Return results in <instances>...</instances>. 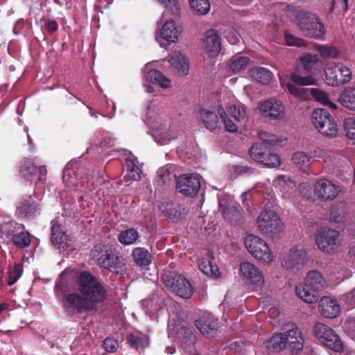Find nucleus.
Segmentation results:
<instances>
[{
	"label": "nucleus",
	"instance_id": "cd10ccee",
	"mask_svg": "<svg viewBox=\"0 0 355 355\" xmlns=\"http://www.w3.org/2000/svg\"><path fill=\"white\" fill-rule=\"evenodd\" d=\"M67 270H64L58 278L54 287L56 297L63 304L64 308L67 306Z\"/></svg>",
	"mask_w": 355,
	"mask_h": 355
},
{
	"label": "nucleus",
	"instance_id": "4d7b16f0",
	"mask_svg": "<svg viewBox=\"0 0 355 355\" xmlns=\"http://www.w3.org/2000/svg\"><path fill=\"white\" fill-rule=\"evenodd\" d=\"M284 39L286 44L288 46H303L305 45V40L295 37V35L290 33L288 31H285Z\"/></svg>",
	"mask_w": 355,
	"mask_h": 355
},
{
	"label": "nucleus",
	"instance_id": "393cba45",
	"mask_svg": "<svg viewBox=\"0 0 355 355\" xmlns=\"http://www.w3.org/2000/svg\"><path fill=\"white\" fill-rule=\"evenodd\" d=\"M203 45L206 51L211 55H217L221 49V41L218 33L213 30H208L203 39Z\"/></svg>",
	"mask_w": 355,
	"mask_h": 355
},
{
	"label": "nucleus",
	"instance_id": "6e6552de",
	"mask_svg": "<svg viewBox=\"0 0 355 355\" xmlns=\"http://www.w3.org/2000/svg\"><path fill=\"white\" fill-rule=\"evenodd\" d=\"M162 281L166 287L180 297L187 299L193 293L189 282L175 271H165L162 275Z\"/></svg>",
	"mask_w": 355,
	"mask_h": 355
},
{
	"label": "nucleus",
	"instance_id": "dca6fc26",
	"mask_svg": "<svg viewBox=\"0 0 355 355\" xmlns=\"http://www.w3.org/2000/svg\"><path fill=\"white\" fill-rule=\"evenodd\" d=\"M306 262V251L302 246L297 245L291 248L284 257L282 265L286 270H294L302 268Z\"/></svg>",
	"mask_w": 355,
	"mask_h": 355
},
{
	"label": "nucleus",
	"instance_id": "c03bdc74",
	"mask_svg": "<svg viewBox=\"0 0 355 355\" xmlns=\"http://www.w3.org/2000/svg\"><path fill=\"white\" fill-rule=\"evenodd\" d=\"M159 209L170 219L176 220L180 218L181 213L180 207L178 205L172 202H167L166 204H162L159 205Z\"/></svg>",
	"mask_w": 355,
	"mask_h": 355
},
{
	"label": "nucleus",
	"instance_id": "f8f14e48",
	"mask_svg": "<svg viewBox=\"0 0 355 355\" xmlns=\"http://www.w3.org/2000/svg\"><path fill=\"white\" fill-rule=\"evenodd\" d=\"M340 234L337 230L322 228L316 236L318 248L327 254H333L340 246Z\"/></svg>",
	"mask_w": 355,
	"mask_h": 355
},
{
	"label": "nucleus",
	"instance_id": "a19ab883",
	"mask_svg": "<svg viewBox=\"0 0 355 355\" xmlns=\"http://www.w3.org/2000/svg\"><path fill=\"white\" fill-rule=\"evenodd\" d=\"M189 1L195 15H205L210 10L209 0H189Z\"/></svg>",
	"mask_w": 355,
	"mask_h": 355
},
{
	"label": "nucleus",
	"instance_id": "ddd939ff",
	"mask_svg": "<svg viewBox=\"0 0 355 355\" xmlns=\"http://www.w3.org/2000/svg\"><path fill=\"white\" fill-rule=\"evenodd\" d=\"M325 83L332 87H338L340 85L349 82L352 73L349 68L343 63L330 64L325 69Z\"/></svg>",
	"mask_w": 355,
	"mask_h": 355
},
{
	"label": "nucleus",
	"instance_id": "0e129e2a",
	"mask_svg": "<svg viewBox=\"0 0 355 355\" xmlns=\"http://www.w3.org/2000/svg\"><path fill=\"white\" fill-rule=\"evenodd\" d=\"M259 137L263 142L268 143L272 145H275L279 142V139L275 135H271L267 132H260Z\"/></svg>",
	"mask_w": 355,
	"mask_h": 355
},
{
	"label": "nucleus",
	"instance_id": "ea45409f",
	"mask_svg": "<svg viewBox=\"0 0 355 355\" xmlns=\"http://www.w3.org/2000/svg\"><path fill=\"white\" fill-rule=\"evenodd\" d=\"M312 157L304 151H297L292 155V163L299 168L310 166Z\"/></svg>",
	"mask_w": 355,
	"mask_h": 355
},
{
	"label": "nucleus",
	"instance_id": "9b49d317",
	"mask_svg": "<svg viewBox=\"0 0 355 355\" xmlns=\"http://www.w3.org/2000/svg\"><path fill=\"white\" fill-rule=\"evenodd\" d=\"M314 334L318 340L326 347L336 353L342 352L343 343L331 327L323 323H317L314 327Z\"/></svg>",
	"mask_w": 355,
	"mask_h": 355
},
{
	"label": "nucleus",
	"instance_id": "c9c22d12",
	"mask_svg": "<svg viewBox=\"0 0 355 355\" xmlns=\"http://www.w3.org/2000/svg\"><path fill=\"white\" fill-rule=\"evenodd\" d=\"M287 339L285 333L277 334L266 342V347L270 351L278 352L286 347Z\"/></svg>",
	"mask_w": 355,
	"mask_h": 355
},
{
	"label": "nucleus",
	"instance_id": "9d476101",
	"mask_svg": "<svg viewBox=\"0 0 355 355\" xmlns=\"http://www.w3.org/2000/svg\"><path fill=\"white\" fill-rule=\"evenodd\" d=\"M146 123L157 143L164 145L176 138V135L171 132L167 125L158 116L148 114Z\"/></svg>",
	"mask_w": 355,
	"mask_h": 355
},
{
	"label": "nucleus",
	"instance_id": "c756f323",
	"mask_svg": "<svg viewBox=\"0 0 355 355\" xmlns=\"http://www.w3.org/2000/svg\"><path fill=\"white\" fill-rule=\"evenodd\" d=\"M38 209V205L29 196L20 202L17 209V214L23 218H31L34 216Z\"/></svg>",
	"mask_w": 355,
	"mask_h": 355
},
{
	"label": "nucleus",
	"instance_id": "13d9d810",
	"mask_svg": "<svg viewBox=\"0 0 355 355\" xmlns=\"http://www.w3.org/2000/svg\"><path fill=\"white\" fill-rule=\"evenodd\" d=\"M169 8L172 14L178 17L180 13V6L178 0H157Z\"/></svg>",
	"mask_w": 355,
	"mask_h": 355
},
{
	"label": "nucleus",
	"instance_id": "5701e85b",
	"mask_svg": "<svg viewBox=\"0 0 355 355\" xmlns=\"http://www.w3.org/2000/svg\"><path fill=\"white\" fill-rule=\"evenodd\" d=\"M94 306V305L83 295L82 296L79 294L68 295V313H81L92 309Z\"/></svg>",
	"mask_w": 355,
	"mask_h": 355
},
{
	"label": "nucleus",
	"instance_id": "473e14b6",
	"mask_svg": "<svg viewBox=\"0 0 355 355\" xmlns=\"http://www.w3.org/2000/svg\"><path fill=\"white\" fill-rule=\"evenodd\" d=\"M251 77L262 85H268L273 78L272 73L268 69L262 67H256L250 71Z\"/></svg>",
	"mask_w": 355,
	"mask_h": 355
},
{
	"label": "nucleus",
	"instance_id": "7c9ffc66",
	"mask_svg": "<svg viewBox=\"0 0 355 355\" xmlns=\"http://www.w3.org/2000/svg\"><path fill=\"white\" fill-rule=\"evenodd\" d=\"M146 80L153 84L167 89L171 87V80L157 69H150L146 75Z\"/></svg>",
	"mask_w": 355,
	"mask_h": 355
},
{
	"label": "nucleus",
	"instance_id": "b1692460",
	"mask_svg": "<svg viewBox=\"0 0 355 355\" xmlns=\"http://www.w3.org/2000/svg\"><path fill=\"white\" fill-rule=\"evenodd\" d=\"M320 312L322 316L334 318L338 315L340 311V305L336 300L329 297H323L319 302Z\"/></svg>",
	"mask_w": 355,
	"mask_h": 355
},
{
	"label": "nucleus",
	"instance_id": "f03ea898",
	"mask_svg": "<svg viewBox=\"0 0 355 355\" xmlns=\"http://www.w3.org/2000/svg\"><path fill=\"white\" fill-rule=\"evenodd\" d=\"M325 282L322 275L315 270L308 273L302 284L295 288L297 295L309 304L315 303L318 300V293L324 286Z\"/></svg>",
	"mask_w": 355,
	"mask_h": 355
},
{
	"label": "nucleus",
	"instance_id": "2eb2a0df",
	"mask_svg": "<svg viewBox=\"0 0 355 355\" xmlns=\"http://www.w3.org/2000/svg\"><path fill=\"white\" fill-rule=\"evenodd\" d=\"M171 300L164 292L154 294L150 297L142 301V306L151 319L155 320L158 313L162 311Z\"/></svg>",
	"mask_w": 355,
	"mask_h": 355
},
{
	"label": "nucleus",
	"instance_id": "aec40b11",
	"mask_svg": "<svg viewBox=\"0 0 355 355\" xmlns=\"http://www.w3.org/2000/svg\"><path fill=\"white\" fill-rule=\"evenodd\" d=\"M274 186L285 199H293L297 193V183L290 177L280 175L274 180Z\"/></svg>",
	"mask_w": 355,
	"mask_h": 355
},
{
	"label": "nucleus",
	"instance_id": "1a4fd4ad",
	"mask_svg": "<svg viewBox=\"0 0 355 355\" xmlns=\"http://www.w3.org/2000/svg\"><path fill=\"white\" fill-rule=\"evenodd\" d=\"M244 243L249 253L259 261L269 264L274 260L273 253L263 239L250 234L245 237Z\"/></svg>",
	"mask_w": 355,
	"mask_h": 355
},
{
	"label": "nucleus",
	"instance_id": "f704fd0d",
	"mask_svg": "<svg viewBox=\"0 0 355 355\" xmlns=\"http://www.w3.org/2000/svg\"><path fill=\"white\" fill-rule=\"evenodd\" d=\"M198 119L207 129L214 130L218 126V116L212 111L206 109H200L198 112Z\"/></svg>",
	"mask_w": 355,
	"mask_h": 355
},
{
	"label": "nucleus",
	"instance_id": "69168bd1",
	"mask_svg": "<svg viewBox=\"0 0 355 355\" xmlns=\"http://www.w3.org/2000/svg\"><path fill=\"white\" fill-rule=\"evenodd\" d=\"M318 51H320L322 56L329 57L331 55L333 48L320 45L318 46Z\"/></svg>",
	"mask_w": 355,
	"mask_h": 355
},
{
	"label": "nucleus",
	"instance_id": "338daca9",
	"mask_svg": "<svg viewBox=\"0 0 355 355\" xmlns=\"http://www.w3.org/2000/svg\"><path fill=\"white\" fill-rule=\"evenodd\" d=\"M306 90H290L291 94L301 100L306 99Z\"/></svg>",
	"mask_w": 355,
	"mask_h": 355
},
{
	"label": "nucleus",
	"instance_id": "09e8293b",
	"mask_svg": "<svg viewBox=\"0 0 355 355\" xmlns=\"http://www.w3.org/2000/svg\"><path fill=\"white\" fill-rule=\"evenodd\" d=\"M130 345L137 349H142L149 345V338L147 336L142 334H132L128 339Z\"/></svg>",
	"mask_w": 355,
	"mask_h": 355
},
{
	"label": "nucleus",
	"instance_id": "5fc2aeb1",
	"mask_svg": "<svg viewBox=\"0 0 355 355\" xmlns=\"http://www.w3.org/2000/svg\"><path fill=\"white\" fill-rule=\"evenodd\" d=\"M218 113L220 115L225 129L230 132H235L237 131L236 125L227 117V114L222 107H219L218 109Z\"/></svg>",
	"mask_w": 355,
	"mask_h": 355
},
{
	"label": "nucleus",
	"instance_id": "4c0bfd02",
	"mask_svg": "<svg viewBox=\"0 0 355 355\" xmlns=\"http://www.w3.org/2000/svg\"><path fill=\"white\" fill-rule=\"evenodd\" d=\"M226 110L238 122L248 119L247 108L242 104L230 105L226 107Z\"/></svg>",
	"mask_w": 355,
	"mask_h": 355
},
{
	"label": "nucleus",
	"instance_id": "a211bd4d",
	"mask_svg": "<svg viewBox=\"0 0 355 355\" xmlns=\"http://www.w3.org/2000/svg\"><path fill=\"white\" fill-rule=\"evenodd\" d=\"M239 272L241 277L252 285L261 286L264 284L262 271L252 263H241L239 266Z\"/></svg>",
	"mask_w": 355,
	"mask_h": 355
},
{
	"label": "nucleus",
	"instance_id": "423d86ee",
	"mask_svg": "<svg viewBox=\"0 0 355 355\" xmlns=\"http://www.w3.org/2000/svg\"><path fill=\"white\" fill-rule=\"evenodd\" d=\"M311 124L324 137L334 138L338 134V126L328 111L317 108L311 116Z\"/></svg>",
	"mask_w": 355,
	"mask_h": 355
},
{
	"label": "nucleus",
	"instance_id": "f3484780",
	"mask_svg": "<svg viewBox=\"0 0 355 355\" xmlns=\"http://www.w3.org/2000/svg\"><path fill=\"white\" fill-rule=\"evenodd\" d=\"M200 187V175L198 174H184L177 180V189L187 196L193 197L196 195Z\"/></svg>",
	"mask_w": 355,
	"mask_h": 355
},
{
	"label": "nucleus",
	"instance_id": "bf43d9fd",
	"mask_svg": "<svg viewBox=\"0 0 355 355\" xmlns=\"http://www.w3.org/2000/svg\"><path fill=\"white\" fill-rule=\"evenodd\" d=\"M22 274V267L19 264H15L12 270L10 271L8 284L11 286L14 284Z\"/></svg>",
	"mask_w": 355,
	"mask_h": 355
},
{
	"label": "nucleus",
	"instance_id": "c85d7f7f",
	"mask_svg": "<svg viewBox=\"0 0 355 355\" xmlns=\"http://www.w3.org/2000/svg\"><path fill=\"white\" fill-rule=\"evenodd\" d=\"M180 32L175 26L173 20L166 21L159 31V37L168 42H175L180 35Z\"/></svg>",
	"mask_w": 355,
	"mask_h": 355
},
{
	"label": "nucleus",
	"instance_id": "6ab92c4d",
	"mask_svg": "<svg viewBox=\"0 0 355 355\" xmlns=\"http://www.w3.org/2000/svg\"><path fill=\"white\" fill-rule=\"evenodd\" d=\"M259 109L264 116L271 119H281L285 115L282 102L275 98L260 102Z\"/></svg>",
	"mask_w": 355,
	"mask_h": 355
},
{
	"label": "nucleus",
	"instance_id": "72a5a7b5",
	"mask_svg": "<svg viewBox=\"0 0 355 355\" xmlns=\"http://www.w3.org/2000/svg\"><path fill=\"white\" fill-rule=\"evenodd\" d=\"M291 80L298 86L315 85L319 86L322 80L317 79L311 74L303 75L299 72H293L291 75Z\"/></svg>",
	"mask_w": 355,
	"mask_h": 355
},
{
	"label": "nucleus",
	"instance_id": "8fccbe9b",
	"mask_svg": "<svg viewBox=\"0 0 355 355\" xmlns=\"http://www.w3.org/2000/svg\"><path fill=\"white\" fill-rule=\"evenodd\" d=\"M311 93L313 98L318 103L324 105H328L332 109L336 108V104L329 100L328 95L324 90H311Z\"/></svg>",
	"mask_w": 355,
	"mask_h": 355
},
{
	"label": "nucleus",
	"instance_id": "79ce46f5",
	"mask_svg": "<svg viewBox=\"0 0 355 355\" xmlns=\"http://www.w3.org/2000/svg\"><path fill=\"white\" fill-rule=\"evenodd\" d=\"M132 256L135 262L140 266H148L151 262V255L144 248H135L132 252Z\"/></svg>",
	"mask_w": 355,
	"mask_h": 355
},
{
	"label": "nucleus",
	"instance_id": "680f3d73",
	"mask_svg": "<svg viewBox=\"0 0 355 355\" xmlns=\"http://www.w3.org/2000/svg\"><path fill=\"white\" fill-rule=\"evenodd\" d=\"M158 175L164 184H169L175 178V175L170 172L166 167L161 168L158 171Z\"/></svg>",
	"mask_w": 355,
	"mask_h": 355
},
{
	"label": "nucleus",
	"instance_id": "4be33fe9",
	"mask_svg": "<svg viewBox=\"0 0 355 355\" xmlns=\"http://www.w3.org/2000/svg\"><path fill=\"white\" fill-rule=\"evenodd\" d=\"M200 333L208 338L214 337L218 331L217 320L211 314H205L196 321Z\"/></svg>",
	"mask_w": 355,
	"mask_h": 355
},
{
	"label": "nucleus",
	"instance_id": "4468645a",
	"mask_svg": "<svg viewBox=\"0 0 355 355\" xmlns=\"http://www.w3.org/2000/svg\"><path fill=\"white\" fill-rule=\"evenodd\" d=\"M251 158L268 167L274 168L280 165L279 156L271 153L263 143L254 144L250 149Z\"/></svg>",
	"mask_w": 355,
	"mask_h": 355
},
{
	"label": "nucleus",
	"instance_id": "de8ad7c7",
	"mask_svg": "<svg viewBox=\"0 0 355 355\" xmlns=\"http://www.w3.org/2000/svg\"><path fill=\"white\" fill-rule=\"evenodd\" d=\"M138 237V232L131 228L121 232L119 235V240L123 245H131L137 240Z\"/></svg>",
	"mask_w": 355,
	"mask_h": 355
},
{
	"label": "nucleus",
	"instance_id": "39448f33",
	"mask_svg": "<svg viewBox=\"0 0 355 355\" xmlns=\"http://www.w3.org/2000/svg\"><path fill=\"white\" fill-rule=\"evenodd\" d=\"M306 187V184L302 183L299 185L298 189L303 196L313 201L333 200L340 192L339 187L327 179H320L315 182L311 192L304 191Z\"/></svg>",
	"mask_w": 355,
	"mask_h": 355
},
{
	"label": "nucleus",
	"instance_id": "603ef678",
	"mask_svg": "<svg viewBox=\"0 0 355 355\" xmlns=\"http://www.w3.org/2000/svg\"><path fill=\"white\" fill-rule=\"evenodd\" d=\"M319 59L317 55L306 53L300 58L301 64L306 71H311L318 63Z\"/></svg>",
	"mask_w": 355,
	"mask_h": 355
},
{
	"label": "nucleus",
	"instance_id": "864d4df0",
	"mask_svg": "<svg viewBox=\"0 0 355 355\" xmlns=\"http://www.w3.org/2000/svg\"><path fill=\"white\" fill-rule=\"evenodd\" d=\"M13 243L21 248H26L30 245L31 239L28 232H21L13 235L12 238Z\"/></svg>",
	"mask_w": 355,
	"mask_h": 355
},
{
	"label": "nucleus",
	"instance_id": "6e6d98bb",
	"mask_svg": "<svg viewBox=\"0 0 355 355\" xmlns=\"http://www.w3.org/2000/svg\"><path fill=\"white\" fill-rule=\"evenodd\" d=\"M344 128L346 131V137L355 141V117H349L343 122Z\"/></svg>",
	"mask_w": 355,
	"mask_h": 355
},
{
	"label": "nucleus",
	"instance_id": "e433bc0d",
	"mask_svg": "<svg viewBox=\"0 0 355 355\" xmlns=\"http://www.w3.org/2000/svg\"><path fill=\"white\" fill-rule=\"evenodd\" d=\"M287 339V344L295 351H299L303 347L302 338L297 328H292L285 332Z\"/></svg>",
	"mask_w": 355,
	"mask_h": 355
},
{
	"label": "nucleus",
	"instance_id": "412c9836",
	"mask_svg": "<svg viewBox=\"0 0 355 355\" xmlns=\"http://www.w3.org/2000/svg\"><path fill=\"white\" fill-rule=\"evenodd\" d=\"M65 227L62 225L59 218L52 221L51 240L53 245L60 253H63L67 247Z\"/></svg>",
	"mask_w": 355,
	"mask_h": 355
},
{
	"label": "nucleus",
	"instance_id": "58836bf2",
	"mask_svg": "<svg viewBox=\"0 0 355 355\" xmlns=\"http://www.w3.org/2000/svg\"><path fill=\"white\" fill-rule=\"evenodd\" d=\"M250 62L247 56H232L229 60V68L234 73L245 70Z\"/></svg>",
	"mask_w": 355,
	"mask_h": 355
},
{
	"label": "nucleus",
	"instance_id": "052dcab7",
	"mask_svg": "<svg viewBox=\"0 0 355 355\" xmlns=\"http://www.w3.org/2000/svg\"><path fill=\"white\" fill-rule=\"evenodd\" d=\"M103 349L108 353H114L119 348L118 341L112 338H107L103 343Z\"/></svg>",
	"mask_w": 355,
	"mask_h": 355
},
{
	"label": "nucleus",
	"instance_id": "774afa93",
	"mask_svg": "<svg viewBox=\"0 0 355 355\" xmlns=\"http://www.w3.org/2000/svg\"><path fill=\"white\" fill-rule=\"evenodd\" d=\"M47 171L45 166H41L37 168V176L38 180H44L46 178Z\"/></svg>",
	"mask_w": 355,
	"mask_h": 355
},
{
	"label": "nucleus",
	"instance_id": "3c124183",
	"mask_svg": "<svg viewBox=\"0 0 355 355\" xmlns=\"http://www.w3.org/2000/svg\"><path fill=\"white\" fill-rule=\"evenodd\" d=\"M220 210L223 217L231 222L237 220L240 216L239 209L234 206L224 207L220 202Z\"/></svg>",
	"mask_w": 355,
	"mask_h": 355
},
{
	"label": "nucleus",
	"instance_id": "e2e57ef3",
	"mask_svg": "<svg viewBox=\"0 0 355 355\" xmlns=\"http://www.w3.org/2000/svg\"><path fill=\"white\" fill-rule=\"evenodd\" d=\"M341 300L343 305L347 306V309H352L355 306V288L349 292L345 294Z\"/></svg>",
	"mask_w": 355,
	"mask_h": 355
},
{
	"label": "nucleus",
	"instance_id": "20e7f679",
	"mask_svg": "<svg viewBox=\"0 0 355 355\" xmlns=\"http://www.w3.org/2000/svg\"><path fill=\"white\" fill-rule=\"evenodd\" d=\"M78 290L94 305L105 299L106 291L101 282L91 273L82 272L77 279Z\"/></svg>",
	"mask_w": 355,
	"mask_h": 355
},
{
	"label": "nucleus",
	"instance_id": "7ed1b4c3",
	"mask_svg": "<svg viewBox=\"0 0 355 355\" xmlns=\"http://www.w3.org/2000/svg\"><path fill=\"white\" fill-rule=\"evenodd\" d=\"M297 26L306 37L318 40L325 38L326 30L320 18L307 11H300L296 15Z\"/></svg>",
	"mask_w": 355,
	"mask_h": 355
},
{
	"label": "nucleus",
	"instance_id": "37998d69",
	"mask_svg": "<svg viewBox=\"0 0 355 355\" xmlns=\"http://www.w3.org/2000/svg\"><path fill=\"white\" fill-rule=\"evenodd\" d=\"M347 213V207L345 202H339L330 209V220L335 223H340L344 218Z\"/></svg>",
	"mask_w": 355,
	"mask_h": 355
},
{
	"label": "nucleus",
	"instance_id": "49530a36",
	"mask_svg": "<svg viewBox=\"0 0 355 355\" xmlns=\"http://www.w3.org/2000/svg\"><path fill=\"white\" fill-rule=\"evenodd\" d=\"M22 175L28 180L33 181L37 176V167L31 160H26L21 167Z\"/></svg>",
	"mask_w": 355,
	"mask_h": 355
},
{
	"label": "nucleus",
	"instance_id": "f257e3e1",
	"mask_svg": "<svg viewBox=\"0 0 355 355\" xmlns=\"http://www.w3.org/2000/svg\"><path fill=\"white\" fill-rule=\"evenodd\" d=\"M92 259L101 268L112 272L121 273L125 266V259L115 250L99 243L91 250Z\"/></svg>",
	"mask_w": 355,
	"mask_h": 355
},
{
	"label": "nucleus",
	"instance_id": "2f4dec72",
	"mask_svg": "<svg viewBox=\"0 0 355 355\" xmlns=\"http://www.w3.org/2000/svg\"><path fill=\"white\" fill-rule=\"evenodd\" d=\"M125 164L128 169L126 177L132 180H139L141 169L137 158L130 153L129 156L125 159Z\"/></svg>",
	"mask_w": 355,
	"mask_h": 355
},
{
	"label": "nucleus",
	"instance_id": "bb28decb",
	"mask_svg": "<svg viewBox=\"0 0 355 355\" xmlns=\"http://www.w3.org/2000/svg\"><path fill=\"white\" fill-rule=\"evenodd\" d=\"M214 257L211 252H208L207 257H202L198 263L200 270L207 276L211 278H217L219 276L218 268L213 264Z\"/></svg>",
	"mask_w": 355,
	"mask_h": 355
},
{
	"label": "nucleus",
	"instance_id": "0eeeda50",
	"mask_svg": "<svg viewBox=\"0 0 355 355\" xmlns=\"http://www.w3.org/2000/svg\"><path fill=\"white\" fill-rule=\"evenodd\" d=\"M259 230L272 238L277 237L284 230V225L278 214L272 210H263L257 219Z\"/></svg>",
	"mask_w": 355,
	"mask_h": 355
},
{
	"label": "nucleus",
	"instance_id": "a878e982",
	"mask_svg": "<svg viewBox=\"0 0 355 355\" xmlns=\"http://www.w3.org/2000/svg\"><path fill=\"white\" fill-rule=\"evenodd\" d=\"M168 62L172 70L179 76H186L189 72V60L180 53H175Z\"/></svg>",
	"mask_w": 355,
	"mask_h": 355
},
{
	"label": "nucleus",
	"instance_id": "a18cd8bd",
	"mask_svg": "<svg viewBox=\"0 0 355 355\" xmlns=\"http://www.w3.org/2000/svg\"><path fill=\"white\" fill-rule=\"evenodd\" d=\"M338 101L346 108L355 111V90H344Z\"/></svg>",
	"mask_w": 355,
	"mask_h": 355
}]
</instances>
